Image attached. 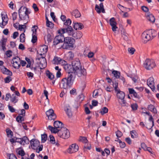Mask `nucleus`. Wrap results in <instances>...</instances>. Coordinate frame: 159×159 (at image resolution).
Segmentation results:
<instances>
[{"mask_svg": "<svg viewBox=\"0 0 159 159\" xmlns=\"http://www.w3.org/2000/svg\"><path fill=\"white\" fill-rule=\"evenodd\" d=\"M67 77L61 80V85L64 89H67L72 85L75 78L74 73H69Z\"/></svg>", "mask_w": 159, "mask_h": 159, "instance_id": "obj_1", "label": "nucleus"}, {"mask_svg": "<svg viewBox=\"0 0 159 159\" xmlns=\"http://www.w3.org/2000/svg\"><path fill=\"white\" fill-rule=\"evenodd\" d=\"M18 13L20 20H27L29 19V14L30 12L29 11L27 8L21 6L19 10Z\"/></svg>", "mask_w": 159, "mask_h": 159, "instance_id": "obj_2", "label": "nucleus"}, {"mask_svg": "<svg viewBox=\"0 0 159 159\" xmlns=\"http://www.w3.org/2000/svg\"><path fill=\"white\" fill-rule=\"evenodd\" d=\"M72 67H71L67 70L69 71V73H73L75 75V73L80 69H81L82 66L80 60L78 58H76L75 60L72 61L71 62Z\"/></svg>", "mask_w": 159, "mask_h": 159, "instance_id": "obj_3", "label": "nucleus"}, {"mask_svg": "<svg viewBox=\"0 0 159 159\" xmlns=\"http://www.w3.org/2000/svg\"><path fill=\"white\" fill-rule=\"evenodd\" d=\"M54 127L51 125L48 126V129L51 131L52 133L56 134L57 133L60 129L63 128V124L61 122L57 120L54 122L53 123Z\"/></svg>", "mask_w": 159, "mask_h": 159, "instance_id": "obj_4", "label": "nucleus"}, {"mask_svg": "<svg viewBox=\"0 0 159 159\" xmlns=\"http://www.w3.org/2000/svg\"><path fill=\"white\" fill-rule=\"evenodd\" d=\"M63 41L64 44L61 45L59 48H63L64 49H66L68 48V47H69V48L73 47V44L75 42L74 39L69 37L64 38Z\"/></svg>", "mask_w": 159, "mask_h": 159, "instance_id": "obj_5", "label": "nucleus"}, {"mask_svg": "<svg viewBox=\"0 0 159 159\" xmlns=\"http://www.w3.org/2000/svg\"><path fill=\"white\" fill-rule=\"evenodd\" d=\"M30 145L32 148L36 150V152L39 153L42 150L43 146L42 145L39 146V142L36 139H33L30 141Z\"/></svg>", "mask_w": 159, "mask_h": 159, "instance_id": "obj_6", "label": "nucleus"}, {"mask_svg": "<svg viewBox=\"0 0 159 159\" xmlns=\"http://www.w3.org/2000/svg\"><path fill=\"white\" fill-rule=\"evenodd\" d=\"M151 33L152 34L153 33H156V31L155 30H152L149 31L148 32H144L142 34V37L144 43H146L148 41H149L150 39H152L154 37H155V35H152L151 37L149 34Z\"/></svg>", "mask_w": 159, "mask_h": 159, "instance_id": "obj_7", "label": "nucleus"}, {"mask_svg": "<svg viewBox=\"0 0 159 159\" xmlns=\"http://www.w3.org/2000/svg\"><path fill=\"white\" fill-rule=\"evenodd\" d=\"M71 23V21L70 19H68L64 23V25L67 26V27L64 28H62V29H64L65 30V33H68L69 35L72 36L74 33V30L71 26H69Z\"/></svg>", "mask_w": 159, "mask_h": 159, "instance_id": "obj_8", "label": "nucleus"}, {"mask_svg": "<svg viewBox=\"0 0 159 159\" xmlns=\"http://www.w3.org/2000/svg\"><path fill=\"white\" fill-rule=\"evenodd\" d=\"M155 61L153 60L147 59L143 63V66L147 70H150L156 66Z\"/></svg>", "mask_w": 159, "mask_h": 159, "instance_id": "obj_9", "label": "nucleus"}, {"mask_svg": "<svg viewBox=\"0 0 159 159\" xmlns=\"http://www.w3.org/2000/svg\"><path fill=\"white\" fill-rule=\"evenodd\" d=\"M57 133L59 137L64 139L68 138L70 135L69 130L65 127L61 129Z\"/></svg>", "mask_w": 159, "mask_h": 159, "instance_id": "obj_10", "label": "nucleus"}, {"mask_svg": "<svg viewBox=\"0 0 159 159\" xmlns=\"http://www.w3.org/2000/svg\"><path fill=\"white\" fill-rule=\"evenodd\" d=\"M45 56H42L41 57L38 58L40 61L39 63L40 69H43L45 68L47 66V62Z\"/></svg>", "mask_w": 159, "mask_h": 159, "instance_id": "obj_11", "label": "nucleus"}, {"mask_svg": "<svg viewBox=\"0 0 159 159\" xmlns=\"http://www.w3.org/2000/svg\"><path fill=\"white\" fill-rule=\"evenodd\" d=\"M20 58L18 57H15L13 58L12 61H13V66L14 68L18 69L20 68Z\"/></svg>", "mask_w": 159, "mask_h": 159, "instance_id": "obj_12", "label": "nucleus"}, {"mask_svg": "<svg viewBox=\"0 0 159 159\" xmlns=\"http://www.w3.org/2000/svg\"><path fill=\"white\" fill-rule=\"evenodd\" d=\"M58 33L59 35L55 37L61 43H62L64 41V37L63 34L65 33V30L64 29H60L58 30Z\"/></svg>", "mask_w": 159, "mask_h": 159, "instance_id": "obj_13", "label": "nucleus"}, {"mask_svg": "<svg viewBox=\"0 0 159 159\" xmlns=\"http://www.w3.org/2000/svg\"><path fill=\"white\" fill-rule=\"evenodd\" d=\"M46 114L49 120H54L56 118V116L54 113V111L52 109H50L47 111Z\"/></svg>", "mask_w": 159, "mask_h": 159, "instance_id": "obj_14", "label": "nucleus"}, {"mask_svg": "<svg viewBox=\"0 0 159 159\" xmlns=\"http://www.w3.org/2000/svg\"><path fill=\"white\" fill-rule=\"evenodd\" d=\"M20 143V144L22 145H25V143H29V140L26 136H24L22 138H16V142Z\"/></svg>", "mask_w": 159, "mask_h": 159, "instance_id": "obj_15", "label": "nucleus"}, {"mask_svg": "<svg viewBox=\"0 0 159 159\" xmlns=\"http://www.w3.org/2000/svg\"><path fill=\"white\" fill-rule=\"evenodd\" d=\"M75 74V75H76L79 77H85L87 75V72L86 69L84 68H82L81 67Z\"/></svg>", "mask_w": 159, "mask_h": 159, "instance_id": "obj_16", "label": "nucleus"}, {"mask_svg": "<svg viewBox=\"0 0 159 159\" xmlns=\"http://www.w3.org/2000/svg\"><path fill=\"white\" fill-rule=\"evenodd\" d=\"M147 84L152 89V91L155 89L154 79L153 77H150L147 80Z\"/></svg>", "mask_w": 159, "mask_h": 159, "instance_id": "obj_17", "label": "nucleus"}, {"mask_svg": "<svg viewBox=\"0 0 159 159\" xmlns=\"http://www.w3.org/2000/svg\"><path fill=\"white\" fill-rule=\"evenodd\" d=\"M79 149V147L75 144H72L68 149L67 152L70 153H72L77 151Z\"/></svg>", "mask_w": 159, "mask_h": 159, "instance_id": "obj_18", "label": "nucleus"}, {"mask_svg": "<svg viewBox=\"0 0 159 159\" xmlns=\"http://www.w3.org/2000/svg\"><path fill=\"white\" fill-rule=\"evenodd\" d=\"M109 22L110 25L112 27V30L114 32L116 31L118 27L116 26L117 23L115 21V18L114 17L111 18L109 20Z\"/></svg>", "mask_w": 159, "mask_h": 159, "instance_id": "obj_19", "label": "nucleus"}, {"mask_svg": "<svg viewBox=\"0 0 159 159\" xmlns=\"http://www.w3.org/2000/svg\"><path fill=\"white\" fill-rule=\"evenodd\" d=\"M48 47L47 46L44 45L41 46L39 48V53L38 51H37V53L39 54V55L42 56H45V54L47 52L48 50Z\"/></svg>", "mask_w": 159, "mask_h": 159, "instance_id": "obj_20", "label": "nucleus"}, {"mask_svg": "<svg viewBox=\"0 0 159 159\" xmlns=\"http://www.w3.org/2000/svg\"><path fill=\"white\" fill-rule=\"evenodd\" d=\"M95 10L98 13H100L101 12L103 13L105 12V9L104 8L103 3H101L99 5V6L97 4L95 5Z\"/></svg>", "mask_w": 159, "mask_h": 159, "instance_id": "obj_21", "label": "nucleus"}, {"mask_svg": "<svg viewBox=\"0 0 159 159\" xmlns=\"http://www.w3.org/2000/svg\"><path fill=\"white\" fill-rule=\"evenodd\" d=\"M149 120L150 121H152V125L151 126V123H150L148 122L146 124V128L148 129H151V131H152V127L154 126V121L151 115H150V117L149 119Z\"/></svg>", "mask_w": 159, "mask_h": 159, "instance_id": "obj_22", "label": "nucleus"}, {"mask_svg": "<svg viewBox=\"0 0 159 159\" xmlns=\"http://www.w3.org/2000/svg\"><path fill=\"white\" fill-rule=\"evenodd\" d=\"M120 30H121V34L124 40L126 41L128 40V34L126 33L125 30L122 26H121L120 28Z\"/></svg>", "mask_w": 159, "mask_h": 159, "instance_id": "obj_23", "label": "nucleus"}, {"mask_svg": "<svg viewBox=\"0 0 159 159\" xmlns=\"http://www.w3.org/2000/svg\"><path fill=\"white\" fill-rule=\"evenodd\" d=\"M64 110L68 117H71L72 116V113L70 106L68 104L66 105L65 107Z\"/></svg>", "mask_w": 159, "mask_h": 159, "instance_id": "obj_24", "label": "nucleus"}, {"mask_svg": "<svg viewBox=\"0 0 159 159\" xmlns=\"http://www.w3.org/2000/svg\"><path fill=\"white\" fill-rule=\"evenodd\" d=\"M1 15L2 20V25H6L7 24L8 20L7 15L6 14L5 15L2 13H1Z\"/></svg>", "mask_w": 159, "mask_h": 159, "instance_id": "obj_25", "label": "nucleus"}, {"mask_svg": "<svg viewBox=\"0 0 159 159\" xmlns=\"http://www.w3.org/2000/svg\"><path fill=\"white\" fill-rule=\"evenodd\" d=\"M84 28V25L82 23L78 22L74 23V28L76 30H81Z\"/></svg>", "mask_w": 159, "mask_h": 159, "instance_id": "obj_26", "label": "nucleus"}, {"mask_svg": "<svg viewBox=\"0 0 159 159\" xmlns=\"http://www.w3.org/2000/svg\"><path fill=\"white\" fill-rule=\"evenodd\" d=\"M1 70L2 73L4 74L9 75L10 76H11L12 75L11 71L4 66L1 67Z\"/></svg>", "mask_w": 159, "mask_h": 159, "instance_id": "obj_27", "label": "nucleus"}, {"mask_svg": "<svg viewBox=\"0 0 159 159\" xmlns=\"http://www.w3.org/2000/svg\"><path fill=\"white\" fill-rule=\"evenodd\" d=\"M117 92L116 95L117 98L120 100L124 99L125 96V93L122 91H120V90H118Z\"/></svg>", "mask_w": 159, "mask_h": 159, "instance_id": "obj_28", "label": "nucleus"}, {"mask_svg": "<svg viewBox=\"0 0 159 159\" xmlns=\"http://www.w3.org/2000/svg\"><path fill=\"white\" fill-rule=\"evenodd\" d=\"M7 39L5 38H2L0 42V45H1L2 48V49L3 51L6 50V43L7 41Z\"/></svg>", "mask_w": 159, "mask_h": 159, "instance_id": "obj_29", "label": "nucleus"}, {"mask_svg": "<svg viewBox=\"0 0 159 159\" xmlns=\"http://www.w3.org/2000/svg\"><path fill=\"white\" fill-rule=\"evenodd\" d=\"M128 90L129 93L130 94H133V96L135 98L138 99L140 98L139 95L137 93L134 89L131 88H129Z\"/></svg>", "mask_w": 159, "mask_h": 159, "instance_id": "obj_30", "label": "nucleus"}, {"mask_svg": "<svg viewBox=\"0 0 159 159\" xmlns=\"http://www.w3.org/2000/svg\"><path fill=\"white\" fill-rule=\"evenodd\" d=\"M66 63H67L66 61L61 58V60H60L59 64L61 65H65L64 68L66 70H67L70 67V65L68 64L66 65Z\"/></svg>", "mask_w": 159, "mask_h": 159, "instance_id": "obj_31", "label": "nucleus"}, {"mask_svg": "<svg viewBox=\"0 0 159 159\" xmlns=\"http://www.w3.org/2000/svg\"><path fill=\"white\" fill-rule=\"evenodd\" d=\"M82 36V34L80 31L76 32V33H74L72 37L75 38L77 39H80Z\"/></svg>", "mask_w": 159, "mask_h": 159, "instance_id": "obj_32", "label": "nucleus"}, {"mask_svg": "<svg viewBox=\"0 0 159 159\" xmlns=\"http://www.w3.org/2000/svg\"><path fill=\"white\" fill-rule=\"evenodd\" d=\"M71 14L75 18L80 17L81 16V14L79 11L77 10H75L71 12Z\"/></svg>", "mask_w": 159, "mask_h": 159, "instance_id": "obj_33", "label": "nucleus"}, {"mask_svg": "<svg viewBox=\"0 0 159 159\" xmlns=\"http://www.w3.org/2000/svg\"><path fill=\"white\" fill-rule=\"evenodd\" d=\"M147 19L148 20L152 23H154L155 19L152 14L150 13H148Z\"/></svg>", "mask_w": 159, "mask_h": 159, "instance_id": "obj_34", "label": "nucleus"}, {"mask_svg": "<svg viewBox=\"0 0 159 159\" xmlns=\"http://www.w3.org/2000/svg\"><path fill=\"white\" fill-rule=\"evenodd\" d=\"M130 134L132 138H137L138 137V134L136 131L134 130L131 131H130Z\"/></svg>", "mask_w": 159, "mask_h": 159, "instance_id": "obj_35", "label": "nucleus"}, {"mask_svg": "<svg viewBox=\"0 0 159 159\" xmlns=\"http://www.w3.org/2000/svg\"><path fill=\"white\" fill-rule=\"evenodd\" d=\"M10 100L12 102L15 103L17 102L18 100L16 98L15 95L13 94L11 97Z\"/></svg>", "mask_w": 159, "mask_h": 159, "instance_id": "obj_36", "label": "nucleus"}, {"mask_svg": "<svg viewBox=\"0 0 159 159\" xmlns=\"http://www.w3.org/2000/svg\"><path fill=\"white\" fill-rule=\"evenodd\" d=\"M44 39L45 41L46 40L48 43L51 42L52 40L51 36L50 34H48L46 36H45Z\"/></svg>", "mask_w": 159, "mask_h": 159, "instance_id": "obj_37", "label": "nucleus"}, {"mask_svg": "<svg viewBox=\"0 0 159 159\" xmlns=\"http://www.w3.org/2000/svg\"><path fill=\"white\" fill-rule=\"evenodd\" d=\"M112 74H113L114 76L116 78H119L120 75V73L119 72L116 70H113L112 72Z\"/></svg>", "mask_w": 159, "mask_h": 159, "instance_id": "obj_38", "label": "nucleus"}, {"mask_svg": "<svg viewBox=\"0 0 159 159\" xmlns=\"http://www.w3.org/2000/svg\"><path fill=\"white\" fill-rule=\"evenodd\" d=\"M108 109L106 107H103L100 111V113L102 115H104L105 114H106L108 112Z\"/></svg>", "mask_w": 159, "mask_h": 159, "instance_id": "obj_39", "label": "nucleus"}, {"mask_svg": "<svg viewBox=\"0 0 159 159\" xmlns=\"http://www.w3.org/2000/svg\"><path fill=\"white\" fill-rule=\"evenodd\" d=\"M6 131L8 137L11 138L13 135V132L9 129H7Z\"/></svg>", "mask_w": 159, "mask_h": 159, "instance_id": "obj_40", "label": "nucleus"}, {"mask_svg": "<svg viewBox=\"0 0 159 159\" xmlns=\"http://www.w3.org/2000/svg\"><path fill=\"white\" fill-rule=\"evenodd\" d=\"M41 141L42 143H44L47 140V135L45 134H41Z\"/></svg>", "mask_w": 159, "mask_h": 159, "instance_id": "obj_41", "label": "nucleus"}, {"mask_svg": "<svg viewBox=\"0 0 159 159\" xmlns=\"http://www.w3.org/2000/svg\"><path fill=\"white\" fill-rule=\"evenodd\" d=\"M60 60H61L60 58L56 57H54L53 60V61L54 62V64H58Z\"/></svg>", "mask_w": 159, "mask_h": 159, "instance_id": "obj_42", "label": "nucleus"}, {"mask_svg": "<svg viewBox=\"0 0 159 159\" xmlns=\"http://www.w3.org/2000/svg\"><path fill=\"white\" fill-rule=\"evenodd\" d=\"M46 75L51 80H52L54 78V75L48 70V71L46 73Z\"/></svg>", "mask_w": 159, "mask_h": 159, "instance_id": "obj_43", "label": "nucleus"}, {"mask_svg": "<svg viewBox=\"0 0 159 159\" xmlns=\"http://www.w3.org/2000/svg\"><path fill=\"white\" fill-rule=\"evenodd\" d=\"M20 41L21 42L23 43L25 40V35L24 33H22L20 37Z\"/></svg>", "mask_w": 159, "mask_h": 159, "instance_id": "obj_44", "label": "nucleus"}, {"mask_svg": "<svg viewBox=\"0 0 159 159\" xmlns=\"http://www.w3.org/2000/svg\"><path fill=\"white\" fill-rule=\"evenodd\" d=\"M128 51L129 53L131 55H133L135 51V50L134 48L130 47L128 48Z\"/></svg>", "mask_w": 159, "mask_h": 159, "instance_id": "obj_45", "label": "nucleus"}, {"mask_svg": "<svg viewBox=\"0 0 159 159\" xmlns=\"http://www.w3.org/2000/svg\"><path fill=\"white\" fill-rule=\"evenodd\" d=\"M80 141L85 143H87L88 141V140H87L86 138L83 137H80Z\"/></svg>", "mask_w": 159, "mask_h": 159, "instance_id": "obj_46", "label": "nucleus"}, {"mask_svg": "<svg viewBox=\"0 0 159 159\" xmlns=\"http://www.w3.org/2000/svg\"><path fill=\"white\" fill-rule=\"evenodd\" d=\"M23 118V116H21L20 115H18L16 117V120L19 123H21L22 121V119Z\"/></svg>", "mask_w": 159, "mask_h": 159, "instance_id": "obj_47", "label": "nucleus"}, {"mask_svg": "<svg viewBox=\"0 0 159 159\" xmlns=\"http://www.w3.org/2000/svg\"><path fill=\"white\" fill-rule=\"evenodd\" d=\"M131 107L133 110L135 111L137 109L138 106L136 103L131 104Z\"/></svg>", "mask_w": 159, "mask_h": 159, "instance_id": "obj_48", "label": "nucleus"}, {"mask_svg": "<svg viewBox=\"0 0 159 159\" xmlns=\"http://www.w3.org/2000/svg\"><path fill=\"white\" fill-rule=\"evenodd\" d=\"M46 26L51 28H52L54 26V24L52 22L49 21L46 23Z\"/></svg>", "mask_w": 159, "mask_h": 159, "instance_id": "obj_49", "label": "nucleus"}, {"mask_svg": "<svg viewBox=\"0 0 159 159\" xmlns=\"http://www.w3.org/2000/svg\"><path fill=\"white\" fill-rule=\"evenodd\" d=\"M131 78L134 83H136L138 82L139 78L137 76H135L133 77H131Z\"/></svg>", "mask_w": 159, "mask_h": 159, "instance_id": "obj_50", "label": "nucleus"}, {"mask_svg": "<svg viewBox=\"0 0 159 159\" xmlns=\"http://www.w3.org/2000/svg\"><path fill=\"white\" fill-rule=\"evenodd\" d=\"M116 136L118 138L121 137L122 136L123 134L119 130H118L117 131H116Z\"/></svg>", "mask_w": 159, "mask_h": 159, "instance_id": "obj_51", "label": "nucleus"}, {"mask_svg": "<svg viewBox=\"0 0 159 159\" xmlns=\"http://www.w3.org/2000/svg\"><path fill=\"white\" fill-rule=\"evenodd\" d=\"M11 80V77L10 76H8L4 79L5 83H8Z\"/></svg>", "mask_w": 159, "mask_h": 159, "instance_id": "obj_52", "label": "nucleus"}, {"mask_svg": "<svg viewBox=\"0 0 159 159\" xmlns=\"http://www.w3.org/2000/svg\"><path fill=\"white\" fill-rule=\"evenodd\" d=\"M119 143L120 147L121 148H124L125 147V143L121 141L120 140H119Z\"/></svg>", "mask_w": 159, "mask_h": 159, "instance_id": "obj_53", "label": "nucleus"}, {"mask_svg": "<svg viewBox=\"0 0 159 159\" xmlns=\"http://www.w3.org/2000/svg\"><path fill=\"white\" fill-rule=\"evenodd\" d=\"M50 141L51 143L54 144L55 143V140L54 137L52 135H50Z\"/></svg>", "mask_w": 159, "mask_h": 159, "instance_id": "obj_54", "label": "nucleus"}, {"mask_svg": "<svg viewBox=\"0 0 159 159\" xmlns=\"http://www.w3.org/2000/svg\"><path fill=\"white\" fill-rule=\"evenodd\" d=\"M37 39L36 36L34 35H33L31 42L33 43H35L37 41Z\"/></svg>", "mask_w": 159, "mask_h": 159, "instance_id": "obj_55", "label": "nucleus"}, {"mask_svg": "<svg viewBox=\"0 0 159 159\" xmlns=\"http://www.w3.org/2000/svg\"><path fill=\"white\" fill-rule=\"evenodd\" d=\"M17 16V13L16 12H14L12 14V16L13 21L16 19Z\"/></svg>", "mask_w": 159, "mask_h": 159, "instance_id": "obj_56", "label": "nucleus"}, {"mask_svg": "<svg viewBox=\"0 0 159 159\" xmlns=\"http://www.w3.org/2000/svg\"><path fill=\"white\" fill-rule=\"evenodd\" d=\"M12 53V51L11 50H9L6 52V54L7 57H10L11 56Z\"/></svg>", "mask_w": 159, "mask_h": 159, "instance_id": "obj_57", "label": "nucleus"}, {"mask_svg": "<svg viewBox=\"0 0 159 159\" xmlns=\"http://www.w3.org/2000/svg\"><path fill=\"white\" fill-rule=\"evenodd\" d=\"M118 83L116 82L115 83L113 82V86L114 87L115 90L117 92L118 90H120L119 89H118Z\"/></svg>", "mask_w": 159, "mask_h": 159, "instance_id": "obj_58", "label": "nucleus"}, {"mask_svg": "<svg viewBox=\"0 0 159 159\" xmlns=\"http://www.w3.org/2000/svg\"><path fill=\"white\" fill-rule=\"evenodd\" d=\"M8 109L9 111L11 112H14L15 111V109L13 108L10 105H8Z\"/></svg>", "mask_w": 159, "mask_h": 159, "instance_id": "obj_59", "label": "nucleus"}, {"mask_svg": "<svg viewBox=\"0 0 159 159\" xmlns=\"http://www.w3.org/2000/svg\"><path fill=\"white\" fill-rule=\"evenodd\" d=\"M142 10L145 12H148L149 11L148 7L145 6H143L141 7Z\"/></svg>", "mask_w": 159, "mask_h": 159, "instance_id": "obj_60", "label": "nucleus"}, {"mask_svg": "<svg viewBox=\"0 0 159 159\" xmlns=\"http://www.w3.org/2000/svg\"><path fill=\"white\" fill-rule=\"evenodd\" d=\"M69 60H72L73 59L74 57V55L72 53V52H69Z\"/></svg>", "mask_w": 159, "mask_h": 159, "instance_id": "obj_61", "label": "nucleus"}, {"mask_svg": "<svg viewBox=\"0 0 159 159\" xmlns=\"http://www.w3.org/2000/svg\"><path fill=\"white\" fill-rule=\"evenodd\" d=\"M60 43L61 42L59 41L56 37L55 38L53 41L54 45H57L58 44Z\"/></svg>", "mask_w": 159, "mask_h": 159, "instance_id": "obj_62", "label": "nucleus"}, {"mask_svg": "<svg viewBox=\"0 0 159 159\" xmlns=\"http://www.w3.org/2000/svg\"><path fill=\"white\" fill-rule=\"evenodd\" d=\"M121 101L122 103H121V105L122 106H127V103L126 102L125 100L123 99L121 100Z\"/></svg>", "mask_w": 159, "mask_h": 159, "instance_id": "obj_63", "label": "nucleus"}, {"mask_svg": "<svg viewBox=\"0 0 159 159\" xmlns=\"http://www.w3.org/2000/svg\"><path fill=\"white\" fill-rule=\"evenodd\" d=\"M18 153L19 155H20L22 157L25 154V152L23 150H19L18 152Z\"/></svg>", "mask_w": 159, "mask_h": 159, "instance_id": "obj_64", "label": "nucleus"}]
</instances>
